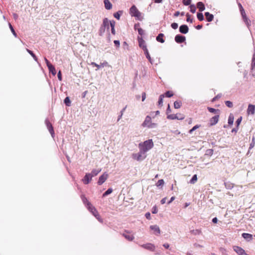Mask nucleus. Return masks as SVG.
<instances>
[{
  "mask_svg": "<svg viewBox=\"0 0 255 255\" xmlns=\"http://www.w3.org/2000/svg\"><path fill=\"white\" fill-rule=\"evenodd\" d=\"M154 144L152 139H150L140 142L138 144V148L143 152L146 153L153 147Z\"/></svg>",
  "mask_w": 255,
  "mask_h": 255,
  "instance_id": "obj_1",
  "label": "nucleus"
},
{
  "mask_svg": "<svg viewBox=\"0 0 255 255\" xmlns=\"http://www.w3.org/2000/svg\"><path fill=\"white\" fill-rule=\"evenodd\" d=\"M142 126L149 128H154L157 127V124L152 123L151 117L149 116H147L142 124Z\"/></svg>",
  "mask_w": 255,
  "mask_h": 255,
  "instance_id": "obj_2",
  "label": "nucleus"
},
{
  "mask_svg": "<svg viewBox=\"0 0 255 255\" xmlns=\"http://www.w3.org/2000/svg\"><path fill=\"white\" fill-rule=\"evenodd\" d=\"M131 156L133 159L138 161H141L146 158V154L145 152L139 149V151L138 153H132Z\"/></svg>",
  "mask_w": 255,
  "mask_h": 255,
  "instance_id": "obj_3",
  "label": "nucleus"
},
{
  "mask_svg": "<svg viewBox=\"0 0 255 255\" xmlns=\"http://www.w3.org/2000/svg\"><path fill=\"white\" fill-rule=\"evenodd\" d=\"M129 12L132 16L136 17L139 20H141V13L138 11L135 5H132L129 9Z\"/></svg>",
  "mask_w": 255,
  "mask_h": 255,
  "instance_id": "obj_4",
  "label": "nucleus"
},
{
  "mask_svg": "<svg viewBox=\"0 0 255 255\" xmlns=\"http://www.w3.org/2000/svg\"><path fill=\"white\" fill-rule=\"evenodd\" d=\"M108 177V174L106 173H104L101 176L99 177V180L98 181V184L100 185H102L104 183L106 180L107 179Z\"/></svg>",
  "mask_w": 255,
  "mask_h": 255,
  "instance_id": "obj_5",
  "label": "nucleus"
},
{
  "mask_svg": "<svg viewBox=\"0 0 255 255\" xmlns=\"http://www.w3.org/2000/svg\"><path fill=\"white\" fill-rule=\"evenodd\" d=\"M138 41L139 46L142 48L143 51L147 49L145 41L141 37H138Z\"/></svg>",
  "mask_w": 255,
  "mask_h": 255,
  "instance_id": "obj_6",
  "label": "nucleus"
},
{
  "mask_svg": "<svg viewBox=\"0 0 255 255\" xmlns=\"http://www.w3.org/2000/svg\"><path fill=\"white\" fill-rule=\"evenodd\" d=\"M123 236L128 241H132L134 239L133 235L130 234V233L128 231H125L123 234Z\"/></svg>",
  "mask_w": 255,
  "mask_h": 255,
  "instance_id": "obj_7",
  "label": "nucleus"
},
{
  "mask_svg": "<svg viewBox=\"0 0 255 255\" xmlns=\"http://www.w3.org/2000/svg\"><path fill=\"white\" fill-rule=\"evenodd\" d=\"M88 209V210L94 216H98V211H97L96 209L91 204H89L88 207H87Z\"/></svg>",
  "mask_w": 255,
  "mask_h": 255,
  "instance_id": "obj_8",
  "label": "nucleus"
},
{
  "mask_svg": "<svg viewBox=\"0 0 255 255\" xmlns=\"http://www.w3.org/2000/svg\"><path fill=\"white\" fill-rule=\"evenodd\" d=\"M179 116H178L177 115L171 114L167 116V119L170 120H175L177 119L179 120H182L184 119V117L181 115L179 114Z\"/></svg>",
  "mask_w": 255,
  "mask_h": 255,
  "instance_id": "obj_9",
  "label": "nucleus"
},
{
  "mask_svg": "<svg viewBox=\"0 0 255 255\" xmlns=\"http://www.w3.org/2000/svg\"><path fill=\"white\" fill-rule=\"evenodd\" d=\"M219 115H215L214 117L210 119L209 121V124L211 126L216 125L219 121Z\"/></svg>",
  "mask_w": 255,
  "mask_h": 255,
  "instance_id": "obj_10",
  "label": "nucleus"
},
{
  "mask_svg": "<svg viewBox=\"0 0 255 255\" xmlns=\"http://www.w3.org/2000/svg\"><path fill=\"white\" fill-rule=\"evenodd\" d=\"M92 177L90 173H86L83 179H82V181L85 184H89L90 181L92 180Z\"/></svg>",
  "mask_w": 255,
  "mask_h": 255,
  "instance_id": "obj_11",
  "label": "nucleus"
},
{
  "mask_svg": "<svg viewBox=\"0 0 255 255\" xmlns=\"http://www.w3.org/2000/svg\"><path fill=\"white\" fill-rule=\"evenodd\" d=\"M141 247L144 249L153 251L155 249L154 246L151 243H147L141 245Z\"/></svg>",
  "mask_w": 255,
  "mask_h": 255,
  "instance_id": "obj_12",
  "label": "nucleus"
},
{
  "mask_svg": "<svg viewBox=\"0 0 255 255\" xmlns=\"http://www.w3.org/2000/svg\"><path fill=\"white\" fill-rule=\"evenodd\" d=\"M45 124L47 126V128L50 132V134H51L52 136H53V135L54 134L53 128L52 127V125L51 123L49 122L48 120H45Z\"/></svg>",
  "mask_w": 255,
  "mask_h": 255,
  "instance_id": "obj_13",
  "label": "nucleus"
},
{
  "mask_svg": "<svg viewBox=\"0 0 255 255\" xmlns=\"http://www.w3.org/2000/svg\"><path fill=\"white\" fill-rule=\"evenodd\" d=\"M185 37L181 35H177L175 37V40L177 43H181L185 41Z\"/></svg>",
  "mask_w": 255,
  "mask_h": 255,
  "instance_id": "obj_14",
  "label": "nucleus"
},
{
  "mask_svg": "<svg viewBox=\"0 0 255 255\" xmlns=\"http://www.w3.org/2000/svg\"><path fill=\"white\" fill-rule=\"evenodd\" d=\"M150 229L154 232V234L158 236L160 234V230L157 225H152L150 226Z\"/></svg>",
  "mask_w": 255,
  "mask_h": 255,
  "instance_id": "obj_15",
  "label": "nucleus"
},
{
  "mask_svg": "<svg viewBox=\"0 0 255 255\" xmlns=\"http://www.w3.org/2000/svg\"><path fill=\"white\" fill-rule=\"evenodd\" d=\"M255 112V106L253 105L250 104L247 109V113L248 115H254Z\"/></svg>",
  "mask_w": 255,
  "mask_h": 255,
  "instance_id": "obj_16",
  "label": "nucleus"
},
{
  "mask_svg": "<svg viewBox=\"0 0 255 255\" xmlns=\"http://www.w3.org/2000/svg\"><path fill=\"white\" fill-rule=\"evenodd\" d=\"M188 27L186 25H182L179 27V31L183 34L187 33L188 32Z\"/></svg>",
  "mask_w": 255,
  "mask_h": 255,
  "instance_id": "obj_17",
  "label": "nucleus"
},
{
  "mask_svg": "<svg viewBox=\"0 0 255 255\" xmlns=\"http://www.w3.org/2000/svg\"><path fill=\"white\" fill-rule=\"evenodd\" d=\"M91 65L93 66H96L99 69L101 67H104V66H107L108 65V63L107 62L105 61L102 63H101L100 65H98L95 62H92Z\"/></svg>",
  "mask_w": 255,
  "mask_h": 255,
  "instance_id": "obj_18",
  "label": "nucleus"
},
{
  "mask_svg": "<svg viewBox=\"0 0 255 255\" xmlns=\"http://www.w3.org/2000/svg\"><path fill=\"white\" fill-rule=\"evenodd\" d=\"M205 15L206 17L207 20L208 22H211L213 20L214 15L212 14H210L209 12H206L205 13Z\"/></svg>",
  "mask_w": 255,
  "mask_h": 255,
  "instance_id": "obj_19",
  "label": "nucleus"
},
{
  "mask_svg": "<svg viewBox=\"0 0 255 255\" xmlns=\"http://www.w3.org/2000/svg\"><path fill=\"white\" fill-rule=\"evenodd\" d=\"M105 8L107 9H110L112 7V4L109 0H104V1Z\"/></svg>",
  "mask_w": 255,
  "mask_h": 255,
  "instance_id": "obj_20",
  "label": "nucleus"
},
{
  "mask_svg": "<svg viewBox=\"0 0 255 255\" xmlns=\"http://www.w3.org/2000/svg\"><path fill=\"white\" fill-rule=\"evenodd\" d=\"M101 171V169H94L92 172L90 173L92 177L97 176Z\"/></svg>",
  "mask_w": 255,
  "mask_h": 255,
  "instance_id": "obj_21",
  "label": "nucleus"
},
{
  "mask_svg": "<svg viewBox=\"0 0 255 255\" xmlns=\"http://www.w3.org/2000/svg\"><path fill=\"white\" fill-rule=\"evenodd\" d=\"M109 22L110 21L108 20V18H105L103 20V24L102 26H103L104 28H107L108 29H109Z\"/></svg>",
  "mask_w": 255,
  "mask_h": 255,
  "instance_id": "obj_22",
  "label": "nucleus"
},
{
  "mask_svg": "<svg viewBox=\"0 0 255 255\" xmlns=\"http://www.w3.org/2000/svg\"><path fill=\"white\" fill-rule=\"evenodd\" d=\"M208 111L212 113L216 114V115H220V111L218 109H215L213 108L208 107Z\"/></svg>",
  "mask_w": 255,
  "mask_h": 255,
  "instance_id": "obj_23",
  "label": "nucleus"
},
{
  "mask_svg": "<svg viewBox=\"0 0 255 255\" xmlns=\"http://www.w3.org/2000/svg\"><path fill=\"white\" fill-rule=\"evenodd\" d=\"M197 7L200 11H203L205 8L204 3L201 1L197 3Z\"/></svg>",
  "mask_w": 255,
  "mask_h": 255,
  "instance_id": "obj_24",
  "label": "nucleus"
},
{
  "mask_svg": "<svg viewBox=\"0 0 255 255\" xmlns=\"http://www.w3.org/2000/svg\"><path fill=\"white\" fill-rule=\"evenodd\" d=\"M47 67L48 68L49 72H51L53 75L55 76L56 74V71L55 67L52 64L50 65Z\"/></svg>",
  "mask_w": 255,
  "mask_h": 255,
  "instance_id": "obj_25",
  "label": "nucleus"
},
{
  "mask_svg": "<svg viewBox=\"0 0 255 255\" xmlns=\"http://www.w3.org/2000/svg\"><path fill=\"white\" fill-rule=\"evenodd\" d=\"M242 237L247 240H251L252 239V235L248 233L242 234Z\"/></svg>",
  "mask_w": 255,
  "mask_h": 255,
  "instance_id": "obj_26",
  "label": "nucleus"
},
{
  "mask_svg": "<svg viewBox=\"0 0 255 255\" xmlns=\"http://www.w3.org/2000/svg\"><path fill=\"white\" fill-rule=\"evenodd\" d=\"M163 36H164V34L162 33L159 34L156 37L157 41H158L161 43H164V40L163 38Z\"/></svg>",
  "mask_w": 255,
  "mask_h": 255,
  "instance_id": "obj_27",
  "label": "nucleus"
},
{
  "mask_svg": "<svg viewBox=\"0 0 255 255\" xmlns=\"http://www.w3.org/2000/svg\"><path fill=\"white\" fill-rule=\"evenodd\" d=\"M225 187L228 189H231L234 187V184L230 182L225 183Z\"/></svg>",
  "mask_w": 255,
  "mask_h": 255,
  "instance_id": "obj_28",
  "label": "nucleus"
},
{
  "mask_svg": "<svg viewBox=\"0 0 255 255\" xmlns=\"http://www.w3.org/2000/svg\"><path fill=\"white\" fill-rule=\"evenodd\" d=\"M244 21L246 24L248 28L251 26V20L247 17L243 18Z\"/></svg>",
  "mask_w": 255,
  "mask_h": 255,
  "instance_id": "obj_29",
  "label": "nucleus"
},
{
  "mask_svg": "<svg viewBox=\"0 0 255 255\" xmlns=\"http://www.w3.org/2000/svg\"><path fill=\"white\" fill-rule=\"evenodd\" d=\"M234 117L232 114H230L228 119V124L230 125H233L234 123Z\"/></svg>",
  "mask_w": 255,
  "mask_h": 255,
  "instance_id": "obj_30",
  "label": "nucleus"
},
{
  "mask_svg": "<svg viewBox=\"0 0 255 255\" xmlns=\"http://www.w3.org/2000/svg\"><path fill=\"white\" fill-rule=\"evenodd\" d=\"M82 199L84 204L87 206V207H88L89 204H91L90 202L88 201V199L84 196H82Z\"/></svg>",
  "mask_w": 255,
  "mask_h": 255,
  "instance_id": "obj_31",
  "label": "nucleus"
},
{
  "mask_svg": "<svg viewBox=\"0 0 255 255\" xmlns=\"http://www.w3.org/2000/svg\"><path fill=\"white\" fill-rule=\"evenodd\" d=\"M197 181V176L196 174H195L193 176L191 179L190 180V183L194 184Z\"/></svg>",
  "mask_w": 255,
  "mask_h": 255,
  "instance_id": "obj_32",
  "label": "nucleus"
},
{
  "mask_svg": "<svg viewBox=\"0 0 255 255\" xmlns=\"http://www.w3.org/2000/svg\"><path fill=\"white\" fill-rule=\"evenodd\" d=\"M26 51L28 52V53H29L31 55V56L33 58V59H34L35 61H37V58L36 56L33 53L32 51H31V50H29L28 49H26Z\"/></svg>",
  "mask_w": 255,
  "mask_h": 255,
  "instance_id": "obj_33",
  "label": "nucleus"
},
{
  "mask_svg": "<svg viewBox=\"0 0 255 255\" xmlns=\"http://www.w3.org/2000/svg\"><path fill=\"white\" fill-rule=\"evenodd\" d=\"M144 53L145 54V56H146V57L149 60V61H150V62L151 63H152V62H151V57L149 55V54L148 53V49H145V50H144Z\"/></svg>",
  "mask_w": 255,
  "mask_h": 255,
  "instance_id": "obj_34",
  "label": "nucleus"
},
{
  "mask_svg": "<svg viewBox=\"0 0 255 255\" xmlns=\"http://www.w3.org/2000/svg\"><path fill=\"white\" fill-rule=\"evenodd\" d=\"M181 103L179 101H175L174 103V107L175 109H179L181 107Z\"/></svg>",
  "mask_w": 255,
  "mask_h": 255,
  "instance_id": "obj_35",
  "label": "nucleus"
},
{
  "mask_svg": "<svg viewBox=\"0 0 255 255\" xmlns=\"http://www.w3.org/2000/svg\"><path fill=\"white\" fill-rule=\"evenodd\" d=\"M113 192V189L112 188H109L103 194V196L105 197L106 196L111 193H112Z\"/></svg>",
  "mask_w": 255,
  "mask_h": 255,
  "instance_id": "obj_36",
  "label": "nucleus"
},
{
  "mask_svg": "<svg viewBox=\"0 0 255 255\" xmlns=\"http://www.w3.org/2000/svg\"><path fill=\"white\" fill-rule=\"evenodd\" d=\"M64 103L66 104V106H70V104H71V101H70V100L69 99V98L68 97H67L65 99H64Z\"/></svg>",
  "mask_w": 255,
  "mask_h": 255,
  "instance_id": "obj_37",
  "label": "nucleus"
},
{
  "mask_svg": "<svg viewBox=\"0 0 255 255\" xmlns=\"http://www.w3.org/2000/svg\"><path fill=\"white\" fill-rule=\"evenodd\" d=\"M197 17L200 21L204 20V16L202 13H197Z\"/></svg>",
  "mask_w": 255,
  "mask_h": 255,
  "instance_id": "obj_38",
  "label": "nucleus"
},
{
  "mask_svg": "<svg viewBox=\"0 0 255 255\" xmlns=\"http://www.w3.org/2000/svg\"><path fill=\"white\" fill-rule=\"evenodd\" d=\"M164 97V95H161L159 96L158 102V103L159 105H162L163 99Z\"/></svg>",
  "mask_w": 255,
  "mask_h": 255,
  "instance_id": "obj_39",
  "label": "nucleus"
},
{
  "mask_svg": "<svg viewBox=\"0 0 255 255\" xmlns=\"http://www.w3.org/2000/svg\"><path fill=\"white\" fill-rule=\"evenodd\" d=\"M240 6L241 7V14H242V17L244 18V17H247L245 11L241 4H240Z\"/></svg>",
  "mask_w": 255,
  "mask_h": 255,
  "instance_id": "obj_40",
  "label": "nucleus"
},
{
  "mask_svg": "<svg viewBox=\"0 0 255 255\" xmlns=\"http://www.w3.org/2000/svg\"><path fill=\"white\" fill-rule=\"evenodd\" d=\"M121 13L122 11H119L118 12L115 13L114 16L116 18L120 19Z\"/></svg>",
  "mask_w": 255,
  "mask_h": 255,
  "instance_id": "obj_41",
  "label": "nucleus"
},
{
  "mask_svg": "<svg viewBox=\"0 0 255 255\" xmlns=\"http://www.w3.org/2000/svg\"><path fill=\"white\" fill-rule=\"evenodd\" d=\"M190 11L192 13H194L196 12V8L194 4H191L190 5Z\"/></svg>",
  "mask_w": 255,
  "mask_h": 255,
  "instance_id": "obj_42",
  "label": "nucleus"
},
{
  "mask_svg": "<svg viewBox=\"0 0 255 255\" xmlns=\"http://www.w3.org/2000/svg\"><path fill=\"white\" fill-rule=\"evenodd\" d=\"M252 69H253L255 68V55L254 54L253 57L252 62L251 64Z\"/></svg>",
  "mask_w": 255,
  "mask_h": 255,
  "instance_id": "obj_43",
  "label": "nucleus"
},
{
  "mask_svg": "<svg viewBox=\"0 0 255 255\" xmlns=\"http://www.w3.org/2000/svg\"><path fill=\"white\" fill-rule=\"evenodd\" d=\"M226 105L229 108H232L233 106V103L230 101H227L225 102Z\"/></svg>",
  "mask_w": 255,
  "mask_h": 255,
  "instance_id": "obj_44",
  "label": "nucleus"
},
{
  "mask_svg": "<svg viewBox=\"0 0 255 255\" xmlns=\"http://www.w3.org/2000/svg\"><path fill=\"white\" fill-rule=\"evenodd\" d=\"M164 180L163 179H160L157 181L156 185L157 186H163L164 185Z\"/></svg>",
  "mask_w": 255,
  "mask_h": 255,
  "instance_id": "obj_45",
  "label": "nucleus"
},
{
  "mask_svg": "<svg viewBox=\"0 0 255 255\" xmlns=\"http://www.w3.org/2000/svg\"><path fill=\"white\" fill-rule=\"evenodd\" d=\"M199 127H200L199 125H197L195 126L194 127L192 128H191L190 130H189V133H192L193 131H194L196 129L198 128Z\"/></svg>",
  "mask_w": 255,
  "mask_h": 255,
  "instance_id": "obj_46",
  "label": "nucleus"
},
{
  "mask_svg": "<svg viewBox=\"0 0 255 255\" xmlns=\"http://www.w3.org/2000/svg\"><path fill=\"white\" fill-rule=\"evenodd\" d=\"M8 25H9V28L10 29L11 31L12 32V34H13V35L15 37H16V33H15V32L13 27L12 26L11 24L10 23H9Z\"/></svg>",
  "mask_w": 255,
  "mask_h": 255,
  "instance_id": "obj_47",
  "label": "nucleus"
},
{
  "mask_svg": "<svg viewBox=\"0 0 255 255\" xmlns=\"http://www.w3.org/2000/svg\"><path fill=\"white\" fill-rule=\"evenodd\" d=\"M255 144V138L253 137L252 138V141L251 143H250L249 149H251L253 148L254 147Z\"/></svg>",
  "mask_w": 255,
  "mask_h": 255,
  "instance_id": "obj_48",
  "label": "nucleus"
},
{
  "mask_svg": "<svg viewBox=\"0 0 255 255\" xmlns=\"http://www.w3.org/2000/svg\"><path fill=\"white\" fill-rule=\"evenodd\" d=\"M182 2L185 5H188L190 4L191 0H183Z\"/></svg>",
  "mask_w": 255,
  "mask_h": 255,
  "instance_id": "obj_49",
  "label": "nucleus"
},
{
  "mask_svg": "<svg viewBox=\"0 0 255 255\" xmlns=\"http://www.w3.org/2000/svg\"><path fill=\"white\" fill-rule=\"evenodd\" d=\"M165 95L166 97L170 98L173 96V93L170 91H167L165 93Z\"/></svg>",
  "mask_w": 255,
  "mask_h": 255,
  "instance_id": "obj_50",
  "label": "nucleus"
},
{
  "mask_svg": "<svg viewBox=\"0 0 255 255\" xmlns=\"http://www.w3.org/2000/svg\"><path fill=\"white\" fill-rule=\"evenodd\" d=\"M171 26L173 29H176L178 28V25L177 23L174 22L171 24Z\"/></svg>",
  "mask_w": 255,
  "mask_h": 255,
  "instance_id": "obj_51",
  "label": "nucleus"
},
{
  "mask_svg": "<svg viewBox=\"0 0 255 255\" xmlns=\"http://www.w3.org/2000/svg\"><path fill=\"white\" fill-rule=\"evenodd\" d=\"M158 212V210L156 206H154L152 209V214H156Z\"/></svg>",
  "mask_w": 255,
  "mask_h": 255,
  "instance_id": "obj_52",
  "label": "nucleus"
},
{
  "mask_svg": "<svg viewBox=\"0 0 255 255\" xmlns=\"http://www.w3.org/2000/svg\"><path fill=\"white\" fill-rule=\"evenodd\" d=\"M110 25L111 27V28L115 27V21L114 20L110 21V22H109V26Z\"/></svg>",
  "mask_w": 255,
  "mask_h": 255,
  "instance_id": "obj_53",
  "label": "nucleus"
},
{
  "mask_svg": "<svg viewBox=\"0 0 255 255\" xmlns=\"http://www.w3.org/2000/svg\"><path fill=\"white\" fill-rule=\"evenodd\" d=\"M187 16V21L192 22V19L190 18V15L189 13L186 14Z\"/></svg>",
  "mask_w": 255,
  "mask_h": 255,
  "instance_id": "obj_54",
  "label": "nucleus"
},
{
  "mask_svg": "<svg viewBox=\"0 0 255 255\" xmlns=\"http://www.w3.org/2000/svg\"><path fill=\"white\" fill-rule=\"evenodd\" d=\"M137 30L139 34H140V35H142L144 34V30L142 28H138Z\"/></svg>",
  "mask_w": 255,
  "mask_h": 255,
  "instance_id": "obj_55",
  "label": "nucleus"
},
{
  "mask_svg": "<svg viewBox=\"0 0 255 255\" xmlns=\"http://www.w3.org/2000/svg\"><path fill=\"white\" fill-rule=\"evenodd\" d=\"M106 28H104L103 26H102L100 28V35H102L103 33L105 32Z\"/></svg>",
  "mask_w": 255,
  "mask_h": 255,
  "instance_id": "obj_56",
  "label": "nucleus"
},
{
  "mask_svg": "<svg viewBox=\"0 0 255 255\" xmlns=\"http://www.w3.org/2000/svg\"><path fill=\"white\" fill-rule=\"evenodd\" d=\"M57 76H58V80L59 81H61L62 80V75H61V73L60 71H59L58 72V74H57Z\"/></svg>",
  "mask_w": 255,
  "mask_h": 255,
  "instance_id": "obj_57",
  "label": "nucleus"
},
{
  "mask_svg": "<svg viewBox=\"0 0 255 255\" xmlns=\"http://www.w3.org/2000/svg\"><path fill=\"white\" fill-rule=\"evenodd\" d=\"M114 43L116 46H117V47L120 46V42L119 40H114Z\"/></svg>",
  "mask_w": 255,
  "mask_h": 255,
  "instance_id": "obj_58",
  "label": "nucleus"
},
{
  "mask_svg": "<svg viewBox=\"0 0 255 255\" xmlns=\"http://www.w3.org/2000/svg\"><path fill=\"white\" fill-rule=\"evenodd\" d=\"M96 219L99 221L101 223H102L103 222V220L101 218L99 213H98V216H95Z\"/></svg>",
  "mask_w": 255,
  "mask_h": 255,
  "instance_id": "obj_59",
  "label": "nucleus"
},
{
  "mask_svg": "<svg viewBox=\"0 0 255 255\" xmlns=\"http://www.w3.org/2000/svg\"><path fill=\"white\" fill-rule=\"evenodd\" d=\"M242 117H240L236 121V123L237 124L238 126H239L240 123H241V121H242Z\"/></svg>",
  "mask_w": 255,
  "mask_h": 255,
  "instance_id": "obj_60",
  "label": "nucleus"
},
{
  "mask_svg": "<svg viewBox=\"0 0 255 255\" xmlns=\"http://www.w3.org/2000/svg\"><path fill=\"white\" fill-rule=\"evenodd\" d=\"M146 98L145 93L143 92L142 94V101H144Z\"/></svg>",
  "mask_w": 255,
  "mask_h": 255,
  "instance_id": "obj_61",
  "label": "nucleus"
},
{
  "mask_svg": "<svg viewBox=\"0 0 255 255\" xmlns=\"http://www.w3.org/2000/svg\"><path fill=\"white\" fill-rule=\"evenodd\" d=\"M44 60L46 63V65H47V66H49L50 65H51V64L49 62V61L46 58H44Z\"/></svg>",
  "mask_w": 255,
  "mask_h": 255,
  "instance_id": "obj_62",
  "label": "nucleus"
},
{
  "mask_svg": "<svg viewBox=\"0 0 255 255\" xmlns=\"http://www.w3.org/2000/svg\"><path fill=\"white\" fill-rule=\"evenodd\" d=\"M145 216L147 219H150V214L149 212L146 213Z\"/></svg>",
  "mask_w": 255,
  "mask_h": 255,
  "instance_id": "obj_63",
  "label": "nucleus"
},
{
  "mask_svg": "<svg viewBox=\"0 0 255 255\" xmlns=\"http://www.w3.org/2000/svg\"><path fill=\"white\" fill-rule=\"evenodd\" d=\"M174 199H175V197H174V196L170 198V200L168 202V203H167L168 204H170L173 200H174Z\"/></svg>",
  "mask_w": 255,
  "mask_h": 255,
  "instance_id": "obj_64",
  "label": "nucleus"
}]
</instances>
